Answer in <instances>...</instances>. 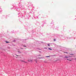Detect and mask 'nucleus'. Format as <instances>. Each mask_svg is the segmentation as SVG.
Instances as JSON below:
<instances>
[{
    "mask_svg": "<svg viewBox=\"0 0 76 76\" xmlns=\"http://www.w3.org/2000/svg\"><path fill=\"white\" fill-rule=\"evenodd\" d=\"M28 61H29V62H32V60L31 58H29L28 60Z\"/></svg>",
    "mask_w": 76,
    "mask_h": 76,
    "instance_id": "nucleus-1",
    "label": "nucleus"
},
{
    "mask_svg": "<svg viewBox=\"0 0 76 76\" xmlns=\"http://www.w3.org/2000/svg\"><path fill=\"white\" fill-rule=\"evenodd\" d=\"M64 58H68V57L67 56H66L64 57Z\"/></svg>",
    "mask_w": 76,
    "mask_h": 76,
    "instance_id": "nucleus-2",
    "label": "nucleus"
},
{
    "mask_svg": "<svg viewBox=\"0 0 76 76\" xmlns=\"http://www.w3.org/2000/svg\"><path fill=\"white\" fill-rule=\"evenodd\" d=\"M67 60H69V61H72V60H69L68 59H67Z\"/></svg>",
    "mask_w": 76,
    "mask_h": 76,
    "instance_id": "nucleus-3",
    "label": "nucleus"
},
{
    "mask_svg": "<svg viewBox=\"0 0 76 76\" xmlns=\"http://www.w3.org/2000/svg\"><path fill=\"white\" fill-rule=\"evenodd\" d=\"M48 49H49V50H52V49H50V48H48Z\"/></svg>",
    "mask_w": 76,
    "mask_h": 76,
    "instance_id": "nucleus-4",
    "label": "nucleus"
},
{
    "mask_svg": "<svg viewBox=\"0 0 76 76\" xmlns=\"http://www.w3.org/2000/svg\"><path fill=\"white\" fill-rule=\"evenodd\" d=\"M15 55H16V56H17V57H19V56L18 55H16V54H15Z\"/></svg>",
    "mask_w": 76,
    "mask_h": 76,
    "instance_id": "nucleus-5",
    "label": "nucleus"
},
{
    "mask_svg": "<svg viewBox=\"0 0 76 76\" xmlns=\"http://www.w3.org/2000/svg\"><path fill=\"white\" fill-rule=\"evenodd\" d=\"M56 41V39H54V41Z\"/></svg>",
    "mask_w": 76,
    "mask_h": 76,
    "instance_id": "nucleus-6",
    "label": "nucleus"
},
{
    "mask_svg": "<svg viewBox=\"0 0 76 76\" xmlns=\"http://www.w3.org/2000/svg\"><path fill=\"white\" fill-rule=\"evenodd\" d=\"M6 43H9V42H8L6 41Z\"/></svg>",
    "mask_w": 76,
    "mask_h": 76,
    "instance_id": "nucleus-7",
    "label": "nucleus"
},
{
    "mask_svg": "<svg viewBox=\"0 0 76 76\" xmlns=\"http://www.w3.org/2000/svg\"><path fill=\"white\" fill-rule=\"evenodd\" d=\"M18 53H21V52H20L19 51H18Z\"/></svg>",
    "mask_w": 76,
    "mask_h": 76,
    "instance_id": "nucleus-8",
    "label": "nucleus"
},
{
    "mask_svg": "<svg viewBox=\"0 0 76 76\" xmlns=\"http://www.w3.org/2000/svg\"><path fill=\"white\" fill-rule=\"evenodd\" d=\"M50 57V56H46V57Z\"/></svg>",
    "mask_w": 76,
    "mask_h": 76,
    "instance_id": "nucleus-9",
    "label": "nucleus"
},
{
    "mask_svg": "<svg viewBox=\"0 0 76 76\" xmlns=\"http://www.w3.org/2000/svg\"><path fill=\"white\" fill-rule=\"evenodd\" d=\"M23 62H24V63H27V62H25V61H23Z\"/></svg>",
    "mask_w": 76,
    "mask_h": 76,
    "instance_id": "nucleus-10",
    "label": "nucleus"
},
{
    "mask_svg": "<svg viewBox=\"0 0 76 76\" xmlns=\"http://www.w3.org/2000/svg\"><path fill=\"white\" fill-rule=\"evenodd\" d=\"M48 45V46H50V45H49V44Z\"/></svg>",
    "mask_w": 76,
    "mask_h": 76,
    "instance_id": "nucleus-11",
    "label": "nucleus"
},
{
    "mask_svg": "<svg viewBox=\"0 0 76 76\" xmlns=\"http://www.w3.org/2000/svg\"><path fill=\"white\" fill-rule=\"evenodd\" d=\"M64 53H67V52H64Z\"/></svg>",
    "mask_w": 76,
    "mask_h": 76,
    "instance_id": "nucleus-12",
    "label": "nucleus"
},
{
    "mask_svg": "<svg viewBox=\"0 0 76 76\" xmlns=\"http://www.w3.org/2000/svg\"><path fill=\"white\" fill-rule=\"evenodd\" d=\"M39 58L41 59V58Z\"/></svg>",
    "mask_w": 76,
    "mask_h": 76,
    "instance_id": "nucleus-13",
    "label": "nucleus"
},
{
    "mask_svg": "<svg viewBox=\"0 0 76 76\" xmlns=\"http://www.w3.org/2000/svg\"><path fill=\"white\" fill-rule=\"evenodd\" d=\"M70 55H73V54H70Z\"/></svg>",
    "mask_w": 76,
    "mask_h": 76,
    "instance_id": "nucleus-14",
    "label": "nucleus"
},
{
    "mask_svg": "<svg viewBox=\"0 0 76 76\" xmlns=\"http://www.w3.org/2000/svg\"><path fill=\"white\" fill-rule=\"evenodd\" d=\"M24 46V47H26V46Z\"/></svg>",
    "mask_w": 76,
    "mask_h": 76,
    "instance_id": "nucleus-15",
    "label": "nucleus"
},
{
    "mask_svg": "<svg viewBox=\"0 0 76 76\" xmlns=\"http://www.w3.org/2000/svg\"><path fill=\"white\" fill-rule=\"evenodd\" d=\"M21 61H23V62L24 61L22 60Z\"/></svg>",
    "mask_w": 76,
    "mask_h": 76,
    "instance_id": "nucleus-16",
    "label": "nucleus"
},
{
    "mask_svg": "<svg viewBox=\"0 0 76 76\" xmlns=\"http://www.w3.org/2000/svg\"><path fill=\"white\" fill-rule=\"evenodd\" d=\"M74 60H76V58H75Z\"/></svg>",
    "mask_w": 76,
    "mask_h": 76,
    "instance_id": "nucleus-17",
    "label": "nucleus"
},
{
    "mask_svg": "<svg viewBox=\"0 0 76 76\" xmlns=\"http://www.w3.org/2000/svg\"><path fill=\"white\" fill-rule=\"evenodd\" d=\"M37 61H36V63H37Z\"/></svg>",
    "mask_w": 76,
    "mask_h": 76,
    "instance_id": "nucleus-18",
    "label": "nucleus"
},
{
    "mask_svg": "<svg viewBox=\"0 0 76 76\" xmlns=\"http://www.w3.org/2000/svg\"><path fill=\"white\" fill-rule=\"evenodd\" d=\"M39 56H41V55H39Z\"/></svg>",
    "mask_w": 76,
    "mask_h": 76,
    "instance_id": "nucleus-19",
    "label": "nucleus"
}]
</instances>
